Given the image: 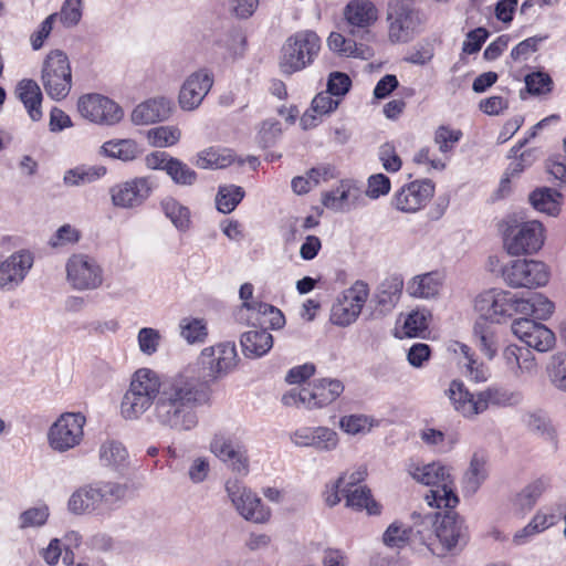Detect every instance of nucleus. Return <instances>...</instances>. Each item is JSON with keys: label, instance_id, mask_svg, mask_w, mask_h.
I'll use <instances>...</instances> for the list:
<instances>
[{"label": "nucleus", "instance_id": "44", "mask_svg": "<svg viewBox=\"0 0 566 566\" xmlns=\"http://www.w3.org/2000/svg\"><path fill=\"white\" fill-rule=\"evenodd\" d=\"M559 197L556 190L539 188L530 195V201L537 211L555 216L559 211Z\"/></svg>", "mask_w": 566, "mask_h": 566}, {"label": "nucleus", "instance_id": "53", "mask_svg": "<svg viewBox=\"0 0 566 566\" xmlns=\"http://www.w3.org/2000/svg\"><path fill=\"white\" fill-rule=\"evenodd\" d=\"M546 485L544 481L537 480L525 486L515 499V504L522 510H531L539 496L543 494Z\"/></svg>", "mask_w": 566, "mask_h": 566}, {"label": "nucleus", "instance_id": "20", "mask_svg": "<svg viewBox=\"0 0 566 566\" xmlns=\"http://www.w3.org/2000/svg\"><path fill=\"white\" fill-rule=\"evenodd\" d=\"M290 439L298 448H311L317 452H333L339 444L338 433L326 426L297 428Z\"/></svg>", "mask_w": 566, "mask_h": 566}, {"label": "nucleus", "instance_id": "50", "mask_svg": "<svg viewBox=\"0 0 566 566\" xmlns=\"http://www.w3.org/2000/svg\"><path fill=\"white\" fill-rule=\"evenodd\" d=\"M523 422L530 431L536 434L551 440L555 437V430L549 419L542 412L526 413L523 417Z\"/></svg>", "mask_w": 566, "mask_h": 566}, {"label": "nucleus", "instance_id": "10", "mask_svg": "<svg viewBox=\"0 0 566 566\" xmlns=\"http://www.w3.org/2000/svg\"><path fill=\"white\" fill-rule=\"evenodd\" d=\"M544 243L542 223L527 221L507 226L503 233V245L510 255L532 254Z\"/></svg>", "mask_w": 566, "mask_h": 566}, {"label": "nucleus", "instance_id": "39", "mask_svg": "<svg viewBox=\"0 0 566 566\" xmlns=\"http://www.w3.org/2000/svg\"><path fill=\"white\" fill-rule=\"evenodd\" d=\"M343 493L346 497V505L355 510H366L369 515H377L380 513L379 504L371 497L370 491L359 485L356 488L343 489Z\"/></svg>", "mask_w": 566, "mask_h": 566}, {"label": "nucleus", "instance_id": "2", "mask_svg": "<svg viewBox=\"0 0 566 566\" xmlns=\"http://www.w3.org/2000/svg\"><path fill=\"white\" fill-rule=\"evenodd\" d=\"M446 395L454 410L467 419H475L490 407H506L522 400L520 392L510 391L502 387L490 386L475 394L470 392L461 380L450 382Z\"/></svg>", "mask_w": 566, "mask_h": 566}, {"label": "nucleus", "instance_id": "3", "mask_svg": "<svg viewBox=\"0 0 566 566\" xmlns=\"http://www.w3.org/2000/svg\"><path fill=\"white\" fill-rule=\"evenodd\" d=\"M408 471L418 482L433 486L426 494L430 506L452 509L458 504L459 499L453 490L449 467L439 462L423 465L410 464Z\"/></svg>", "mask_w": 566, "mask_h": 566}, {"label": "nucleus", "instance_id": "49", "mask_svg": "<svg viewBox=\"0 0 566 566\" xmlns=\"http://www.w3.org/2000/svg\"><path fill=\"white\" fill-rule=\"evenodd\" d=\"M547 375L555 388L566 392V353H557L551 357Z\"/></svg>", "mask_w": 566, "mask_h": 566}, {"label": "nucleus", "instance_id": "56", "mask_svg": "<svg viewBox=\"0 0 566 566\" xmlns=\"http://www.w3.org/2000/svg\"><path fill=\"white\" fill-rule=\"evenodd\" d=\"M139 350L145 355H153L158 350L161 342V335L158 329L153 327H143L137 334Z\"/></svg>", "mask_w": 566, "mask_h": 566}, {"label": "nucleus", "instance_id": "9", "mask_svg": "<svg viewBox=\"0 0 566 566\" xmlns=\"http://www.w3.org/2000/svg\"><path fill=\"white\" fill-rule=\"evenodd\" d=\"M86 418L81 412H64L50 427L48 443L56 452L63 453L81 444L84 438Z\"/></svg>", "mask_w": 566, "mask_h": 566}, {"label": "nucleus", "instance_id": "12", "mask_svg": "<svg viewBox=\"0 0 566 566\" xmlns=\"http://www.w3.org/2000/svg\"><path fill=\"white\" fill-rule=\"evenodd\" d=\"M66 281L75 291H93L103 284V269L98 262L83 253L73 254L66 265Z\"/></svg>", "mask_w": 566, "mask_h": 566}, {"label": "nucleus", "instance_id": "6", "mask_svg": "<svg viewBox=\"0 0 566 566\" xmlns=\"http://www.w3.org/2000/svg\"><path fill=\"white\" fill-rule=\"evenodd\" d=\"M520 301L515 293L491 289L476 295L474 311L479 314L478 321L501 324L506 322L520 311Z\"/></svg>", "mask_w": 566, "mask_h": 566}, {"label": "nucleus", "instance_id": "21", "mask_svg": "<svg viewBox=\"0 0 566 566\" xmlns=\"http://www.w3.org/2000/svg\"><path fill=\"white\" fill-rule=\"evenodd\" d=\"M433 193L434 185L431 180H416L396 192L392 205L399 211L413 213L426 207Z\"/></svg>", "mask_w": 566, "mask_h": 566}, {"label": "nucleus", "instance_id": "32", "mask_svg": "<svg viewBox=\"0 0 566 566\" xmlns=\"http://www.w3.org/2000/svg\"><path fill=\"white\" fill-rule=\"evenodd\" d=\"M442 276L439 272L416 275L407 283V293L416 298H432L439 294Z\"/></svg>", "mask_w": 566, "mask_h": 566}, {"label": "nucleus", "instance_id": "13", "mask_svg": "<svg viewBox=\"0 0 566 566\" xmlns=\"http://www.w3.org/2000/svg\"><path fill=\"white\" fill-rule=\"evenodd\" d=\"M502 277L513 289H532L545 285L549 272L546 264L541 261L518 259L502 268Z\"/></svg>", "mask_w": 566, "mask_h": 566}, {"label": "nucleus", "instance_id": "34", "mask_svg": "<svg viewBox=\"0 0 566 566\" xmlns=\"http://www.w3.org/2000/svg\"><path fill=\"white\" fill-rule=\"evenodd\" d=\"M358 188L350 180H343L333 190L323 193L322 203L334 211L349 209V199L357 197Z\"/></svg>", "mask_w": 566, "mask_h": 566}, {"label": "nucleus", "instance_id": "42", "mask_svg": "<svg viewBox=\"0 0 566 566\" xmlns=\"http://www.w3.org/2000/svg\"><path fill=\"white\" fill-rule=\"evenodd\" d=\"M328 48L337 53L346 56H355L368 59L371 56L370 49L364 44H357L350 39H346L343 34L332 32L327 39Z\"/></svg>", "mask_w": 566, "mask_h": 566}, {"label": "nucleus", "instance_id": "37", "mask_svg": "<svg viewBox=\"0 0 566 566\" xmlns=\"http://www.w3.org/2000/svg\"><path fill=\"white\" fill-rule=\"evenodd\" d=\"M128 453L122 442L116 440H106L98 449V460L101 465L119 470L127 462Z\"/></svg>", "mask_w": 566, "mask_h": 566}, {"label": "nucleus", "instance_id": "35", "mask_svg": "<svg viewBox=\"0 0 566 566\" xmlns=\"http://www.w3.org/2000/svg\"><path fill=\"white\" fill-rule=\"evenodd\" d=\"M105 174L104 166L80 165L64 172L63 182L67 187H81L101 179Z\"/></svg>", "mask_w": 566, "mask_h": 566}, {"label": "nucleus", "instance_id": "41", "mask_svg": "<svg viewBox=\"0 0 566 566\" xmlns=\"http://www.w3.org/2000/svg\"><path fill=\"white\" fill-rule=\"evenodd\" d=\"M101 151L108 157L130 161L137 158L143 150L133 139H118L104 143Z\"/></svg>", "mask_w": 566, "mask_h": 566}, {"label": "nucleus", "instance_id": "47", "mask_svg": "<svg viewBox=\"0 0 566 566\" xmlns=\"http://www.w3.org/2000/svg\"><path fill=\"white\" fill-rule=\"evenodd\" d=\"M377 424L373 417L366 415H349L339 419L340 429L352 436L366 434Z\"/></svg>", "mask_w": 566, "mask_h": 566}, {"label": "nucleus", "instance_id": "31", "mask_svg": "<svg viewBox=\"0 0 566 566\" xmlns=\"http://www.w3.org/2000/svg\"><path fill=\"white\" fill-rule=\"evenodd\" d=\"M403 289L400 275L385 279L377 287L374 300L382 313H389L398 304Z\"/></svg>", "mask_w": 566, "mask_h": 566}, {"label": "nucleus", "instance_id": "14", "mask_svg": "<svg viewBox=\"0 0 566 566\" xmlns=\"http://www.w3.org/2000/svg\"><path fill=\"white\" fill-rule=\"evenodd\" d=\"M369 296V286L364 281H356L349 289L345 290L331 310V322L337 326L353 324L361 313V310Z\"/></svg>", "mask_w": 566, "mask_h": 566}, {"label": "nucleus", "instance_id": "58", "mask_svg": "<svg viewBox=\"0 0 566 566\" xmlns=\"http://www.w3.org/2000/svg\"><path fill=\"white\" fill-rule=\"evenodd\" d=\"M83 7L65 0L57 13V19L65 28L77 25L82 19Z\"/></svg>", "mask_w": 566, "mask_h": 566}, {"label": "nucleus", "instance_id": "61", "mask_svg": "<svg viewBox=\"0 0 566 566\" xmlns=\"http://www.w3.org/2000/svg\"><path fill=\"white\" fill-rule=\"evenodd\" d=\"M352 86L349 76L342 72H333L327 81V92L340 101Z\"/></svg>", "mask_w": 566, "mask_h": 566}, {"label": "nucleus", "instance_id": "18", "mask_svg": "<svg viewBox=\"0 0 566 566\" xmlns=\"http://www.w3.org/2000/svg\"><path fill=\"white\" fill-rule=\"evenodd\" d=\"M210 451L226 463L234 473L247 475L250 460L244 444L224 434H214L210 442Z\"/></svg>", "mask_w": 566, "mask_h": 566}, {"label": "nucleus", "instance_id": "19", "mask_svg": "<svg viewBox=\"0 0 566 566\" xmlns=\"http://www.w3.org/2000/svg\"><path fill=\"white\" fill-rule=\"evenodd\" d=\"M348 33L353 36L369 40L370 28L378 20V9L369 0H352L344 9Z\"/></svg>", "mask_w": 566, "mask_h": 566}, {"label": "nucleus", "instance_id": "24", "mask_svg": "<svg viewBox=\"0 0 566 566\" xmlns=\"http://www.w3.org/2000/svg\"><path fill=\"white\" fill-rule=\"evenodd\" d=\"M449 350L457 356L458 364L469 379L475 382L488 380L489 368L475 358L471 347L460 342H453L449 345Z\"/></svg>", "mask_w": 566, "mask_h": 566}, {"label": "nucleus", "instance_id": "28", "mask_svg": "<svg viewBox=\"0 0 566 566\" xmlns=\"http://www.w3.org/2000/svg\"><path fill=\"white\" fill-rule=\"evenodd\" d=\"M15 95L24 105L30 118L38 122L42 118L41 104L43 95L39 84L31 78H23L15 86Z\"/></svg>", "mask_w": 566, "mask_h": 566}, {"label": "nucleus", "instance_id": "22", "mask_svg": "<svg viewBox=\"0 0 566 566\" xmlns=\"http://www.w3.org/2000/svg\"><path fill=\"white\" fill-rule=\"evenodd\" d=\"M512 332L527 347L541 353L551 350L556 342L555 334L548 327L527 317L515 319Z\"/></svg>", "mask_w": 566, "mask_h": 566}, {"label": "nucleus", "instance_id": "7", "mask_svg": "<svg viewBox=\"0 0 566 566\" xmlns=\"http://www.w3.org/2000/svg\"><path fill=\"white\" fill-rule=\"evenodd\" d=\"M41 81L48 96L55 101L64 99L72 87V72L67 55L55 50L50 52L42 66Z\"/></svg>", "mask_w": 566, "mask_h": 566}, {"label": "nucleus", "instance_id": "36", "mask_svg": "<svg viewBox=\"0 0 566 566\" xmlns=\"http://www.w3.org/2000/svg\"><path fill=\"white\" fill-rule=\"evenodd\" d=\"M555 305L541 293L533 294L528 298H521L517 314L532 316L535 319L545 321L554 313Z\"/></svg>", "mask_w": 566, "mask_h": 566}, {"label": "nucleus", "instance_id": "62", "mask_svg": "<svg viewBox=\"0 0 566 566\" xmlns=\"http://www.w3.org/2000/svg\"><path fill=\"white\" fill-rule=\"evenodd\" d=\"M48 517L49 509L45 505L29 509L20 515L21 527L42 526Z\"/></svg>", "mask_w": 566, "mask_h": 566}, {"label": "nucleus", "instance_id": "26", "mask_svg": "<svg viewBox=\"0 0 566 566\" xmlns=\"http://www.w3.org/2000/svg\"><path fill=\"white\" fill-rule=\"evenodd\" d=\"M434 524L436 536L447 551L454 548L464 538L463 522L454 512H447Z\"/></svg>", "mask_w": 566, "mask_h": 566}, {"label": "nucleus", "instance_id": "4", "mask_svg": "<svg viewBox=\"0 0 566 566\" xmlns=\"http://www.w3.org/2000/svg\"><path fill=\"white\" fill-rule=\"evenodd\" d=\"M237 364L238 354L235 345L234 343L226 342L206 347L201 350L198 358V365L201 368L200 373L197 374L195 368H187L182 373H190V375L199 379V386L203 394L205 401L206 392L203 390V384L227 375L235 368Z\"/></svg>", "mask_w": 566, "mask_h": 566}, {"label": "nucleus", "instance_id": "8", "mask_svg": "<svg viewBox=\"0 0 566 566\" xmlns=\"http://www.w3.org/2000/svg\"><path fill=\"white\" fill-rule=\"evenodd\" d=\"M387 22L388 38L392 43H407L413 39L421 24L413 0H390Z\"/></svg>", "mask_w": 566, "mask_h": 566}, {"label": "nucleus", "instance_id": "5", "mask_svg": "<svg viewBox=\"0 0 566 566\" xmlns=\"http://www.w3.org/2000/svg\"><path fill=\"white\" fill-rule=\"evenodd\" d=\"M321 50V39L310 30L298 31L289 36L282 46L280 69L284 74H293L313 63Z\"/></svg>", "mask_w": 566, "mask_h": 566}, {"label": "nucleus", "instance_id": "23", "mask_svg": "<svg viewBox=\"0 0 566 566\" xmlns=\"http://www.w3.org/2000/svg\"><path fill=\"white\" fill-rule=\"evenodd\" d=\"M213 84L212 74L206 70L193 72L187 77L179 92V105L184 111L198 108Z\"/></svg>", "mask_w": 566, "mask_h": 566}, {"label": "nucleus", "instance_id": "52", "mask_svg": "<svg viewBox=\"0 0 566 566\" xmlns=\"http://www.w3.org/2000/svg\"><path fill=\"white\" fill-rule=\"evenodd\" d=\"M430 318L431 313L426 308H417L409 313L403 324L406 335L413 337L424 332L429 326Z\"/></svg>", "mask_w": 566, "mask_h": 566}, {"label": "nucleus", "instance_id": "45", "mask_svg": "<svg viewBox=\"0 0 566 566\" xmlns=\"http://www.w3.org/2000/svg\"><path fill=\"white\" fill-rule=\"evenodd\" d=\"M244 197V190L235 185L220 186L216 196L217 209L222 213L232 212Z\"/></svg>", "mask_w": 566, "mask_h": 566}, {"label": "nucleus", "instance_id": "33", "mask_svg": "<svg viewBox=\"0 0 566 566\" xmlns=\"http://www.w3.org/2000/svg\"><path fill=\"white\" fill-rule=\"evenodd\" d=\"M489 471L486 459L479 453H474L471 458L469 468L463 474L462 486L467 494H474L488 479Z\"/></svg>", "mask_w": 566, "mask_h": 566}, {"label": "nucleus", "instance_id": "27", "mask_svg": "<svg viewBox=\"0 0 566 566\" xmlns=\"http://www.w3.org/2000/svg\"><path fill=\"white\" fill-rule=\"evenodd\" d=\"M69 510L74 514H90L104 511L97 483L77 489L69 499Z\"/></svg>", "mask_w": 566, "mask_h": 566}, {"label": "nucleus", "instance_id": "43", "mask_svg": "<svg viewBox=\"0 0 566 566\" xmlns=\"http://www.w3.org/2000/svg\"><path fill=\"white\" fill-rule=\"evenodd\" d=\"M179 334L189 345L202 344L208 337L207 322L198 317H184L179 322Z\"/></svg>", "mask_w": 566, "mask_h": 566}, {"label": "nucleus", "instance_id": "54", "mask_svg": "<svg viewBox=\"0 0 566 566\" xmlns=\"http://www.w3.org/2000/svg\"><path fill=\"white\" fill-rule=\"evenodd\" d=\"M167 175L178 185L191 186L197 180V174L188 165L174 158L168 166Z\"/></svg>", "mask_w": 566, "mask_h": 566}, {"label": "nucleus", "instance_id": "48", "mask_svg": "<svg viewBox=\"0 0 566 566\" xmlns=\"http://www.w3.org/2000/svg\"><path fill=\"white\" fill-rule=\"evenodd\" d=\"M181 137V132L176 126H158L147 132V138L154 147H170L176 145Z\"/></svg>", "mask_w": 566, "mask_h": 566}, {"label": "nucleus", "instance_id": "63", "mask_svg": "<svg viewBox=\"0 0 566 566\" xmlns=\"http://www.w3.org/2000/svg\"><path fill=\"white\" fill-rule=\"evenodd\" d=\"M281 132L282 128L279 120L272 118L265 119L262 122L258 134L259 143L263 147H269L281 135Z\"/></svg>", "mask_w": 566, "mask_h": 566}, {"label": "nucleus", "instance_id": "30", "mask_svg": "<svg viewBox=\"0 0 566 566\" xmlns=\"http://www.w3.org/2000/svg\"><path fill=\"white\" fill-rule=\"evenodd\" d=\"M242 353L248 358L264 356L273 346V336L263 328H253L241 335Z\"/></svg>", "mask_w": 566, "mask_h": 566}, {"label": "nucleus", "instance_id": "64", "mask_svg": "<svg viewBox=\"0 0 566 566\" xmlns=\"http://www.w3.org/2000/svg\"><path fill=\"white\" fill-rule=\"evenodd\" d=\"M390 191V179L384 174L371 175L368 178L366 195L371 199H378Z\"/></svg>", "mask_w": 566, "mask_h": 566}, {"label": "nucleus", "instance_id": "38", "mask_svg": "<svg viewBox=\"0 0 566 566\" xmlns=\"http://www.w3.org/2000/svg\"><path fill=\"white\" fill-rule=\"evenodd\" d=\"M473 334L476 346L481 353L488 359H493L497 353L499 338L492 325L483 321H476L473 327Z\"/></svg>", "mask_w": 566, "mask_h": 566}, {"label": "nucleus", "instance_id": "57", "mask_svg": "<svg viewBox=\"0 0 566 566\" xmlns=\"http://www.w3.org/2000/svg\"><path fill=\"white\" fill-rule=\"evenodd\" d=\"M462 137L460 130L450 129L447 126H440L434 133V143L438 145L439 150L443 154L453 149Z\"/></svg>", "mask_w": 566, "mask_h": 566}, {"label": "nucleus", "instance_id": "46", "mask_svg": "<svg viewBox=\"0 0 566 566\" xmlns=\"http://www.w3.org/2000/svg\"><path fill=\"white\" fill-rule=\"evenodd\" d=\"M415 532L402 523H391L382 534V542L390 548H402L409 544Z\"/></svg>", "mask_w": 566, "mask_h": 566}, {"label": "nucleus", "instance_id": "60", "mask_svg": "<svg viewBox=\"0 0 566 566\" xmlns=\"http://www.w3.org/2000/svg\"><path fill=\"white\" fill-rule=\"evenodd\" d=\"M537 373V364L534 355L527 348H523L517 363L513 366L511 374L514 377H522L524 375H534Z\"/></svg>", "mask_w": 566, "mask_h": 566}, {"label": "nucleus", "instance_id": "11", "mask_svg": "<svg viewBox=\"0 0 566 566\" xmlns=\"http://www.w3.org/2000/svg\"><path fill=\"white\" fill-rule=\"evenodd\" d=\"M226 492L233 507L245 521L263 524L271 517V510L248 486L238 480H229L226 483Z\"/></svg>", "mask_w": 566, "mask_h": 566}, {"label": "nucleus", "instance_id": "25", "mask_svg": "<svg viewBox=\"0 0 566 566\" xmlns=\"http://www.w3.org/2000/svg\"><path fill=\"white\" fill-rule=\"evenodd\" d=\"M171 112L170 99L156 97L137 105L132 113V120L137 125H147L167 119Z\"/></svg>", "mask_w": 566, "mask_h": 566}, {"label": "nucleus", "instance_id": "16", "mask_svg": "<svg viewBox=\"0 0 566 566\" xmlns=\"http://www.w3.org/2000/svg\"><path fill=\"white\" fill-rule=\"evenodd\" d=\"M33 255L27 250H20L0 262V292L17 291L25 281L33 266Z\"/></svg>", "mask_w": 566, "mask_h": 566}, {"label": "nucleus", "instance_id": "55", "mask_svg": "<svg viewBox=\"0 0 566 566\" xmlns=\"http://www.w3.org/2000/svg\"><path fill=\"white\" fill-rule=\"evenodd\" d=\"M526 90L532 95L547 94L553 88V80L545 72H533L524 78Z\"/></svg>", "mask_w": 566, "mask_h": 566}, {"label": "nucleus", "instance_id": "59", "mask_svg": "<svg viewBox=\"0 0 566 566\" xmlns=\"http://www.w3.org/2000/svg\"><path fill=\"white\" fill-rule=\"evenodd\" d=\"M378 157L384 169L388 172H396L401 168V159L391 143H385L379 147Z\"/></svg>", "mask_w": 566, "mask_h": 566}, {"label": "nucleus", "instance_id": "51", "mask_svg": "<svg viewBox=\"0 0 566 566\" xmlns=\"http://www.w3.org/2000/svg\"><path fill=\"white\" fill-rule=\"evenodd\" d=\"M104 510L122 502L127 494V485L117 482H97Z\"/></svg>", "mask_w": 566, "mask_h": 566}, {"label": "nucleus", "instance_id": "29", "mask_svg": "<svg viewBox=\"0 0 566 566\" xmlns=\"http://www.w3.org/2000/svg\"><path fill=\"white\" fill-rule=\"evenodd\" d=\"M312 409L323 408L335 401L344 391V385L338 379L322 378L315 380L311 388Z\"/></svg>", "mask_w": 566, "mask_h": 566}, {"label": "nucleus", "instance_id": "15", "mask_svg": "<svg viewBox=\"0 0 566 566\" xmlns=\"http://www.w3.org/2000/svg\"><path fill=\"white\" fill-rule=\"evenodd\" d=\"M156 188L154 177L142 176L114 185L109 193L115 207L134 209L143 206Z\"/></svg>", "mask_w": 566, "mask_h": 566}, {"label": "nucleus", "instance_id": "17", "mask_svg": "<svg viewBox=\"0 0 566 566\" xmlns=\"http://www.w3.org/2000/svg\"><path fill=\"white\" fill-rule=\"evenodd\" d=\"M80 114L97 124L114 125L123 118L122 108L112 99L99 94H87L77 103Z\"/></svg>", "mask_w": 566, "mask_h": 566}, {"label": "nucleus", "instance_id": "1", "mask_svg": "<svg viewBox=\"0 0 566 566\" xmlns=\"http://www.w3.org/2000/svg\"><path fill=\"white\" fill-rule=\"evenodd\" d=\"M203 403L199 379L190 373L160 378L149 368L137 369L122 403V416L139 419L153 405L155 422L175 432H188L199 424L197 407Z\"/></svg>", "mask_w": 566, "mask_h": 566}, {"label": "nucleus", "instance_id": "40", "mask_svg": "<svg viewBox=\"0 0 566 566\" xmlns=\"http://www.w3.org/2000/svg\"><path fill=\"white\" fill-rule=\"evenodd\" d=\"M164 214L180 232H187L191 226V213L188 207L174 198H166L160 203Z\"/></svg>", "mask_w": 566, "mask_h": 566}]
</instances>
